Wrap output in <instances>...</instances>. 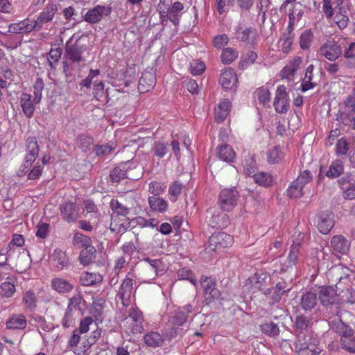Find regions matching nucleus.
I'll return each instance as SVG.
<instances>
[{
  "mask_svg": "<svg viewBox=\"0 0 355 355\" xmlns=\"http://www.w3.org/2000/svg\"><path fill=\"white\" fill-rule=\"evenodd\" d=\"M116 318L121 320V328L127 333L139 334L143 329V315L137 307L132 306L129 311L116 312Z\"/></svg>",
  "mask_w": 355,
  "mask_h": 355,
  "instance_id": "1",
  "label": "nucleus"
},
{
  "mask_svg": "<svg viewBox=\"0 0 355 355\" xmlns=\"http://www.w3.org/2000/svg\"><path fill=\"white\" fill-rule=\"evenodd\" d=\"M297 337L294 349L295 355H319L322 352V349L315 336L308 334L304 337L297 335Z\"/></svg>",
  "mask_w": 355,
  "mask_h": 355,
  "instance_id": "2",
  "label": "nucleus"
},
{
  "mask_svg": "<svg viewBox=\"0 0 355 355\" xmlns=\"http://www.w3.org/2000/svg\"><path fill=\"white\" fill-rule=\"evenodd\" d=\"M184 5L180 1L172 3V0H160L159 15L162 18H168L173 24H179Z\"/></svg>",
  "mask_w": 355,
  "mask_h": 355,
  "instance_id": "3",
  "label": "nucleus"
},
{
  "mask_svg": "<svg viewBox=\"0 0 355 355\" xmlns=\"http://www.w3.org/2000/svg\"><path fill=\"white\" fill-rule=\"evenodd\" d=\"M39 153V146L35 137H28L26 141V155L24 162L18 171V176L21 177L29 171L33 163L36 160Z\"/></svg>",
  "mask_w": 355,
  "mask_h": 355,
  "instance_id": "4",
  "label": "nucleus"
},
{
  "mask_svg": "<svg viewBox=\"0 0 355 355\" xmlns=\"http://www.w3.org/2000/svg\"><path fill=\"white\" fill-rule=\"evenodd\" d=\"M234 239L231 235L225 232H215L210 236L206 250L218 253L232 245Z\"/></svg>",
  "mask_w": 355,
  "mask_h": 355,
  "instance_id": "5",
  "label": "nucleus"
},
{
  "mask_svg": "<svg viewBox=\"0 0 355 355\" xmlns=\"http://www.w3.org/2000/svg\"><path fill=\"white\" fill-rule=\"evenodd\" d=\"M132 289V280L130 279H125L121 285L119 291L115 297L116 306L119 309L123 310L125 309L126 310L127 307L130 306Z\"/></svg>",
  "mask_w": 355,
  "mask_h": 355,
  "instance_id": "6",
  "label": "nucleus"
},
{
  "mask_svg": "<svg viewBox=\"0 0 355 355\" xmlns=\"http://www.w3.org/2000/svg\"><path fill=\"white\" fill-rule=\"evenodd\" d=\"M238 198L239 192L236 189H224L220 193L218 203L223 211H230L237 205Z\"/></svg>",
  "mask_w": 355,
  "mask_h": 355,
  "instance_id": "7",
  "label": "nucleus"
},
{
  "mask_svg": "<svg viewBox=\"0 0 355 355\" xmlns=\"http://www.w3.org/2000/svg\"><path fill=\"white\" fill-rule=\"evenodd\" d=\"M343 53L342 47L334 40H327L321 44L318 54L327 60L336 61Z\"/></svg>",
  "mask_w": 355,
  "mask_h": 355,
  "instance_id": "8",
  "label": "nucleus"
},
{
  "mask_svg": "<svg viewBox=\"0 0 355 355\" xmlns=\"http://www.w3.org/2000/svg\"><path fill=\"white\" fill-rule=\"evenodd\" d=\"M116 208V211L112 213V221L114 223L112 232L123 233L130 227V222L126 218L128 209L126 207H122L121 211H119V207Z\"/></svg>",
  "mask_w": 355,
  "mask_h": 355,
  "instance_id": "9",
  "label": "nucleus"
},
{
  "mask_svg": "<svg viewBox=\"0 0 355 355\" xmlns=\"http://www.w3.org/2000/svg\"><path fill=\"white\" fill-rule=\"evenodd\" d=\"M219 82L227 90H235L237 87L238 77L233 69L226 68L220 76Z\"/></svg>",
  "mask_w": 355,
  "mask_h": 355,
  "instance_id": "10",
  "label": "nucleus"
},
{
  "mask_svg": "<svg viewBox=\"0 0 355 355\" xmlns=\"http://www.w3.org/2000/svg\"><path fill=\"white\" fill-rule=\"evenodd\" d=\"M60 211L62 219L68 223L75 222L79 216V208L74 202H65L61 204Z\"/></svg>",
  "mask_w": 355,
  "mask_h": 355,
  "instance_id": "11",
  "label": "nucleus"
},
{
  "mask_svg": "<svg viewBox=\"0 0 355 355\" xmlns=\"http://www.w3.org/2000/svg\"><path fill=\"white\" fill-rule=\"evenodd\" d=\"M111 12V8L106 6H96L89 10L84 16V19L89 23H96L103 17L107 16Z\"/></svg>",
  "mask_w": 355,
  "mask_h": 355,
  "instance_id": "12",
  "label": "nucleus"
},
{
  "mask_svg": "<svg viewBox=\"0 0 355 355\" xmlns=\"http://www.w3.org/2000/svg\"><path fill=\"white\" fill-rule=\"evenodd\" d=\"M57 11L58 7L54 3H49L45 6L35 19L37 26H39L40 30L43 28L45 24H47L53 19Z\"/></svg>",
  "mask_w": 355,
  "mask_h": 355,
  "instance_id": "13",
  "label": "nucleus"
},
{
  "mask_svg": "<svg viewBox=\"0 0 355 355\" xmlns=\"http://www.w3.org/2000/svg\"><path fill=\"white\" fill-rule=\"evenodd\" d=\"M84 50V48L78 42L73 44H69L67 42L65 46L64 57L73 62H79L83 60L82 54Z\"/></svg>",
  "mask_w": 355,
  "mask_h": 355,
  "instance_id": "14",
  "label": "nucleus"
},
{
  "mask_svg": "<svg viewBox=\"0 0 355 355\" xmlns=\"http://www.w3.org/2000/svg\"><path fill=\"white\" fill-rule=\"evenodd\" d=\"M200 286L205 295L210 300L219 297L220 291L216 288V283L211 277L202 276L200 279Z\"/></svg>",
  "mask_w": 355,
  "mask_h": 355,
  "instance_id": "15",
  "label": "nucleus"
},
{
  "mask_svg": "<svg viewBox=\"0 0 355 355\" xmlns=\"http://www.w3.org/2000/svg\"><path fill=\"white\" fill-rule=\"evenodd\" d=\"M236 37L249 45H252L257 37V31L255 28L252 27H248L245 28H242L241 27H239L236 29Z\"/></svg>",
  "mask_w": 355,
  "mask_h": 355,
  "instance_id": "16",
  "label": "nucleus"
},
{
  "mask_svg": "<svg viewBox=\"0 0 355 355\" xmlns=\"http://www.w3.org/2000/svg\"><path fill=\"white\" fill-rule=\"evenodd\" d=\"M193 311V306L187 304L178 309L175 314L170 317L169 322L173 325L182 326L188 320L189 314Z\"/></svg>",
  "mask_w": 355,
  "mask_h": 355,
  "instance_id": "17",
  "label": "nucleus"
},
{
  "mask_svg": "<svg viewBox=\"0 0 355 355\" xmlns=\"http://www.w3.org/2000/svg\"><path fill=\"white\" fill-rule=\"evenodd\" d=\"M330 286H322L320 288L318 298L324 306L333 304L337 301L338 293Z\"/></svg>",
  "mask_w": 355,
  "mask_h": 355,
  "instance_id": "18",
  "label": "nucleus"
},
{
  "mask_svg": "<svg viewBox=\"0 0 355 355\" xmlns=\"http://www.w3.org/2000/svg\"><path fill=\"white\" fill-rule=\"evenodd\" d=\"M302 63V58L300 57H295L290 60L288 63L280 71V76L282 78H286L288 80H293V77L299 69Z\"/></svg>",
  "mask_w": 355,
  "mask_h": 355,
  "instance_id": "19",
  "label": "nucleus"
},
{
  "mask_svg": "<svg viewBox=\"0 0 355 355\" xmlns=\"http://www.w3.org/2000/svg\"><path fill=\"white\" fill-rule=\"evenodd\" d=\"M27 325L26 316L23 314H12L6 322L8 329L12 330H23Z\"/></svg>",
  "mask_w": 355,
  "mask_h": 355,
  "instance_id": "20",
  "label": "nucleus"
},
{
  "mask_svg": "<svg viewBox=\"0 0 355 355\" xmlns=\"http://www.w3.org/2000/svg\"><path fill=\"white\" fill-rule=\"evenodd\" d=\"M35 101L32 100V96L26 93L21 94L20 96V105L22 112L27 118L33 116L35 110Z\"/></svg>",
  "mask_w": 355,
  "mask_h": 355,
  "instance_id": "21",
  "label": "nucleus"
},
{
  "mask_svg": "<svg viewBox=\"0 0 355 355\" xmlns=\"http://www.w3.org/2000/svg\"><path fill=\"white\" fill-rule=\"evenodd\" d=\"M331 245L334 250L338 253L345 254L349 250V241L342 235H336L332 237Z\"/></svg>",
  "mask_w": 355,
  "mask_h": 355,
  "instance_id": "22",
  "label": "nucleus"
},
{
  "mask_svg": "<svg viewBox=\"0 0 355 355\" xmlns=\"http://www.w3.org/2000/svg\"><path fill=\"white\" fill-rule=\"evenodd\" d=\"M51 286L53 291L60 293H68L73 289L72 284L62 277H55L51 282Z\"/></svg>",
  "mask_w": 355,
  "mask_h": 355,
  "instance_id": "23",
  "label": "nucleus"
},
{
  "mask_svg": "<svg viewBox=\"0 0 355 355\" xmlns=\"http://www.w3.org/2000/svg\"><path fill=\"white\" fill-rule=\"evenodd\" d=\"M347 277L343 278L342 277H339V282L336 285L337 288V291L339 292L338 293V297H340L341 302H345L349 304H354L355 303V290L352 288H346L345 290L343 289L341 287L342 280L343 279H346Z\"/></svg>",
  "mask_w": 355,
  "mask_h": 355,
  "instance_id": "24",
  "label": "nucleus"
},
{
  "mask_svg": "<svg viewBox=\"0 0 355 355\" xmlns=\"http://www.w3.org/2000/svg\"><path fill=\"white\" fill-rule=\"evenodd\" d=\"M334 225V216L331 213H323L318 223V230L323 234H326Z\"/></svg>",
  "mask_w": 355,
  "mask_h": 355,
  "instance_id": "25",
  "label": "nucleus"
},
{
  "mask_svg": "<svg viewBox=\"0 0 355 355\" xmlns=\"http://www.w3.org/2000/svg\"><path fill=\"white\" fill-rule=\"evenodd\" d=\"M268 277L266 273H255L253 276L249 277L247 280V284L250 285L251 288L261 291L268 282Z\"/></svg>",
  "mask_w": 355,
  "mask_h": 355,
  "instance_id": "26",
  "label": "nucleus"
},
{
  "mask_svg": "<svg viewBox=\"0 0 355 355\" xmlns=\"http://www.w3.org/2000/svg\"><path fill=\"white\" fill-rule=\"evenodd\" d=\"M313 64L309 65L306 69L304 77L302 78L301 84V90L303 92L314 88L317 85L315 82L313 81Z\"/></svg>",
  "mask_w": 355,
  "mask_h": 355,
  "instance_id": "27",
  "label": "nucleus"
},
{
  "mask_svg": "<svg viewBox=\"0 0 355 355\" xmlns=\"http://www.w3.org/2000/svg\"><path fill=\"white\" fill-rule=\"evenodd\" d=\"M209 224L214 228H224L229 224L228 217L225 214L214 212L209 220Z\"/></svg>",
  "mask_w": 355,
  "mask_h": 355,
  "instance_id": "28",
  "label": "nucleus"
},
{
  "mask_svg": "<svg viewBox=\"0 0 355 355\" xmlns=\"http://www.w3.org/2000/svg\"><path fill=\"white\" fill-rule=\"evenodd\" d=\"M231 102L225 99L215 108V119L218 122L223 121L229 114L231 108Z\"/></svg>",
  "mask_w": 355,
  "mask_h": 355,
  "instance_id": "29",
  "label": "nucleus"
},
{
  "mask_svg": "<svg viewBox=\"0 0 355 355\" xmlns=\"http://www.w3.org/2000/svg\"><path fill=\"white\" fill-rule=\"evenodd\" d=\"M318 303L317 294L313 292H306L302 295L300 304L305 311L315 308Z\"/></svg>",
  "mask_w": 355,
  "mask_h": 355,
  "instance_id": "30",
  "label": "nucleus"
},
{
  "mask_svg": "<svg viewBox=\"0 0 355 355\" xmlns=\"http://www.w3.org/2000/svg\"><path fill=\"white\" fill-rule=\"evenodd\" d=\"M148 204L151 209L156 212L164 213L168 209L167 201L159 196H150Z\"/></svg>",
  "mask_w": 355,
  "mask_h": 355,
  "instance_id": "31",
  "label": "nucleus"
},
{
  "mask_svg": "<svg viewBox=\"0 0 355 355\" xmlns=\"http://www.w3.org/2000/svg\"><path fill=\"white\" fill-rule=\"evenodd\" d=\"M290 290L291 288L287 287L284 282H279L272 290L267 289L265 291L264 294L268 295L272 293V299L273 302H279L282 299L283 294L288 292Z\"/></svg>",
  "mask_w": 355,
  "mask_h": 355,
  "instance_id": "32",
  "label": "nucleus"
},
{
  "mask_svg": "<svg viewBox=\"0 0 355 355\" xmlns=\"http://www.w3.org/2000/svg\"><path fill=\"white\" fill-rule=\"evenodd\" d=\"M51 259L54 266L58 270L63 269L69 263V260L66 255V253L61 250H55L51 255Z\"/></svg>",
  "mask_w": 355,
  "mask_h": 355,
  "instance_id": "33",
  "label": "nucleus"
},
{
  "mask_svg": "<svg viewBox=\"0 0 355 355\" xmlns=\"http://www.w3.org/2000/svg\"><path fill=\"white\" fill-rule=\"evenodd\" d=\"M218 156L220 160L231 163L235 159V153L230 146L224 144L218 148Z\"/></svg>",
  "mask_w": 355,
  "mask_h": 355,
  "instance_id": "34",
  "label": "nucleus"
},
{
  "mask_svg": "<svg viewBox=\"0 0 355 355\" xmlns=\"http://www.w3.org/2000/svg\"><path fill=\"white\" fill-rule=\"evenodd\" d=\"M342 55L347 60V66L349 68H355V42L345 45Z\"/></svg>",
  "mask_w": 355,
  "mask_h": 355,
  "instance_id": "35",
  "label": "nucleus"
},
{
  "mask_svg": "<svg viewBox=\"0 0 355 355\" xmlns=\"http://www.w3.org/2000/svg\"><path fill=\"white\" fill-rule=\"evenodd\" d=\"M337 315H338V318H335L334 320H331L330 322H329V324H330V327L331 328V329L339 334V335L340 336V338L347 334H349L350 332H352V329L347 326V324H345L338 317V313L337 312L336 313Z\"/></svg>",
  "mask_w": 355,
  "mask_h": 355,
  "instance_id": "36",
  "label": "nucleus"
},
{
  "mask_svg": "<svg viewBox=\"0 0 355 355\" xmlns=\"http://www.w3.org/2000/svg\"><path fill=\"white\" fill-rule=\"evenodd\" d=\"M103 277L98 273L84 272L80 277V282L85 286H92L102 281Z\"/></svg>",
  "mask_w": 355,
  "mask_h": 355,
  "instance_id": "37",
  "label": "nucleus"
},
{
  "mask_svg": "<svg viewBox=\"0 0 355 355\" xmlns=\"http://www.w3.org/2000/svg\"><path fill=\"white\" fill-rule=\"evenodd\" d=\"M144 343L150 347H157L164 342L163 336L158 332L151 331L144 336Z\"/></svg>",
  "mask_w": 355,
  "mask_h": 355,
  "instance_id": "38",
  "label": "nucleus"
},
{
  "mask_svg": "<svg viewBox=\"0 0 355 355\" xmlns=\"http://www.w3.org/2000/svg\"><path fill=\"white\" fill-rule=\"evenodd\" d=\"M96 248L94 246H89L83 250L79 255V260L82 265L88 266L95 259Z\"/></svg>",
  "mask_w": 355,
  "mask_h": 355,
  "instance_id": "39",
  "label": "nucleus"
},
{
  "mask_svg": "<svg viewBox=\"0 0 355 355\" xmlns=\"http://www.w3.org/2000/svg\"><path fill=\"white\" fill-rule=\"evenodd\" d=\"M155 84V77L153 73L146 72L142 74L139 83V89L148 91Z\"/></svg>",
  "mask_w": 355,
  "mask_h": 355,
  "instance_id": "40",
  "label": "nucleus"
},
{
  "mask_svg": "<svg viewBox=\"0 0 355 355\" xmlns=\"http://www.w3.org/2000/svg\"><path fill=\"white\" fill-rule=\"evenodd\" d=\"M343 162L340 159H336L330 164L329 170L326 173V175L328 178H334L343 174Z\"/></svg>",
  "mask_w": 355,
  "mask_h": 355,
  "instance_id": "41",
  "label": "nucleus"
},
{
  "mask_svg": "<svg viewBox=\"0 0 355 355\" xmlns=\"http://www.w3.org/2000/svg\"><path fill=\"white\" fill-rule=\"evenodd\" d=\"M340 344L343 349L350 353H355V336L353 331L340 338Z\"/></svg>",
  "mask_w": 355,
  "mask_h": 355,
  "instance_id": "42",
  "label": "nucleus"
},
{
  "mask_svg": "<svg viewBox=\"0 0 355 355\" xmlns=\"http://www.w3.org/2000/svg\"><path fill=\"white\" fill-rule=\"evenodd\" d=\"M350 149V141L345 137L338 139L335 146V154L337 156L346 155Z\"/></svg>",
  "mask_w": 355,
  "mask_h": 355,
  "instance_id": "43",
  "label": "nucleus"
},
{
  "mask_svg": "<svg viewBox=\"0 0 355 355\" xmlns=\"http://www.w3.org/2000/svg\"><path fill=\"white\" fill-rule=\"evenodd\" d=\"M144 261L147 263L150 267V269L153 270L155 276L162 275L166 270L165 266L159 259L146 258L144 259Z\"/></svg>",
  "mask_w": 355,
  "mask_h": 355,
  "instance_id": "44",
  "label": "nucleus"
},
{
  "mask_svg": "<svg viewBox=\"0 0 355 355\" xmlns=\"http://www.w3.org/2000/svg\"><path fill=\"white\" fill-rule=\"evenodd\" d=\"M300 243L299 242H294L291 248L287 257L286 263L287 268L293 267L297 263L298 255L300 253Z\"/></svg>",
  "mask_w": 355,
  "mask_h": 355,
  "instance_id": "45",
  "label": "nucleus"
},
{
  "mask_svg": "<svg viewBox=\"0 0 355 355\" xmlns=\"http://www.w3.org/2000/svg\"><path fill=\"white\" fill-rule=\"evenodd\" d=\"M349 17L347 9L340 7L334 17V21L340 29L346 28L349 23Z\"/></svg>",
  "mask_w": 355,
  "mask_h": 355,
  "instance_id": "46",
  "label": "nucleus"
},
{
  "mask_svg": "<svg viewBox=\"0 0 355 355\" xmlns=\"http://www.w3.org/2000/svg\"><path fill=\"white\" fill-rule=\"evenodd\" d=\"M238 51L233 48H225L223 49L220 58L221 61L224 64H230L234 62L238 57Z\"/></svg>",
  "mask_w": 355,
  "mask_h": 355,
  "instance_id": "47",
  "label": "nucleus"
},
{
  "mask_svg": "<svg viewBox=\"0 0 355 355\" xmlns=\"http://www.w3.org/2000/svg\"><path fill=\"white\" fill-rule=\"evenodd\" d=\"M253 179L256 183L263 187H269L272 182V178L270 174L260 172L253 175Z\"/></svg>",
  "mask_w": 355,
  "mask_h": 355,
  "instance_id": "48",
  "label": "nucleus"
},
{
  "mask_svg": "<svg viewBox=\"0 0 355 355\" xmlns=\"http://www.w3.org/2000/svg\"><path fill=\"white\" fill-rule=\"evenodd\" d=\"M183 185L178 181L173 182L169 187L168 196L171 202H175L177 201L178 197L181 194Z\"/></svg>",
  "mask_w": 355,
  "mask_h": 355,
  "instance_id": "49",
  "label": "nucleus"
},
{
  "mask_svg": "<svg viewBox=\"0 0 355 355\" xmlns=\"http://www.w3.org/2000/svg\"><path fill=\"white\" fill-rule=\"evenodd\" d=\"M303 185L295 184V180L293 181L287 189V195L290 198H299L303 196L304 192L303 191Z\"/></svg>",
  "mask_w": 355,
  "mask_h": 355,
  "instance_id": "50",
  "label": "nucleus"
},
{
  "mask_svg": "<svg viewBox=\"0 0 355 355\" xmlns=\"http://www.w3.org/2000/svg\"><path fill=\"white\" fill-rule=\"evenodd\" d=\"M284 157V153L279 147L275 146L268 153V161L270 164L278 163Z\"/></svg>",
  "mask_w": 355,
  "mask_h": 355,
  "instance_id": "51",
  "label": "nucleus"
},
{
  "mask_svg": "<svg viewBox=\"0 0 355 355\" xmlns=\"http://www.w3.org/2000/svg\"><path fill=\"white\" fill-rule=\"evenodd\" d=\"M73 240V244L78 248L92 246L90 238L80 233H76Z\"/></svg>",
  "mask_w": 355,
  "mask_h": 355,
  "instance_id": "52",
  "label": "nucleus"
},
{
  "mask_svg": "<svg viewBox=\"0 0 355 355\" xmlns=\"http://www.w3.org/2000/svg\"><path fill=\"white\" fill-rule=\"evenodd\" d=\"M322 12L327 19H330L334 15V0H322Z\"/></svg>",
  "mask_w": 355,
  "mask_h": 355,
  "instance_id": "53",
  "label": "nucleus"
},
{
  "mask_svg": "<svg viewBox=\"0 0 355 355\" xmlns=\"http://www.w3.org/2000/svg\"><path fill=\"white\" fill-rule=\"evenodd\" d=\"M129 162L122 164L112 170V182H119L120 180L128 178L125 166Z\"/></svg>",
  "mask_w": 355,
  "mask_h": 355,
  "instance_id": "54",
  "label": "nucleus"
},
{
  "mask_svg": "<svg viewBox=\"0 0 355 355\" xmlns=\"http://www.w3.org/2000/svg\"><path fill=\"white\" fill-rule=\"evenodd\" d=\"M309 321L307 318L303 315H298L296 317L295 322V331L298 333L297 335L301 336V334H303L304 331L306 330ZM302 337H303L302 336Z\"/></svg>",
  "mask_w": 355,
  "mask_h": 355,
  "instance_id": "55",
  "label": "nucleus"
},
{
  "mask_svg": "<svg viewBox=\"0 0 355 355\" xmlns=\"http://www.w3.org/2000/svg\"><path fill=\"white\" fill-rule=\"evenodd\" d=\"M178 277L179 279L188 280L193 285L196 286V279L193 277L192 271L188 268H182L178 272Z\"/></svg>",
  "mask_w": 355,
  "mask_h": 355,
  "instance_id": "56",
  "label": "nucleus"
},
{
  "mask_svg": "<svg viewBox=\"0 0 355 355\" xmlns=\"http://www.w3.org/2000/svg\"><path fill=\"white\" fill-rule=\"evenodd\" d=\"M257 58V54L254 51H249L241 58L239 62V67L245 69L248 65L253 64Z\"/></svg>",
  "mask_w": 355,
  "mask_h": 355,
  "instance_id": "57",
  "label": "nucleus"
},
{
  "mask_svg": "<svg viewBox=\"0 0 355 355\" xmlns=\"http://www.w3.org/2000/svg\"><path fill=\"white\" fill-rule=\"evenodd\" d=\"M44 83L42 78H37L33 85L34 101L35 103L40 102L42 97V91L44 89Z\"/></svg>",
  "mask_w": 355,
  "mask_h": 355,
  "instance_id": "58",
  "label": "nucleus"
},
{
  "mask_svg": "<svg viewBox=\"0 0 355 355\" xmlns=\"http://www.w3.org/2000/svg\"><path fill=\"white\" fill-rule=\"evenodd\" d=\"M152 151L155 155L159 158H162L168 152L167 144L159 141L155 142Z\"/></svg>",
  "mask_w": 355,
  "mask_h": 355,
  "instance_id": "59",
  "label": "nucleus"
},
{
  "mask_svg": "<svg viewBox=\"0 0 355 355\" xmlns=\"http://www.w3.org/2000/svg\"><path fill=\"white\" fill-rule=\"evenodd\" d=\"M92 144L93 139L90 137L85 135L80 136L77 142L78 148H80L84 152H87V150H90Z\"/></svg>",
  "mask_w": 355,
  "mask_h": 355,
  "instance_id": "60",
  "label": "nucleus"
},
{
  "mask_svg": "<svg viewBox=\"0 0 355 355\" xmlns=\"http://www.w3.org/2000/svg\"><path fill=\"white\" fill-rule=\"evenodd\" d=\"M313 35L311 31L306 30L304 31L300 36V47L302 49H308L311 45L312 42Z\"/></svg>",
  "mask_w": 355,
  "mask_h": 355,
  "instance_id": "61",
  "label": "nucleus"
},
{
  "mask_svg": "<svg viewBox=\"0 0 355 355\" xmlns=\"http://www.w3.org/2000/svg\"><path fill=\"white\" fill-rule=\"evenodd\" d=\"M262 331L270 336H275L279 334V329L277 325L274 322H268L261 326Z\"/></svg>",
  "mask_w": 355,
  "mask_h": 355,
  "instance_id": "62",
  "label": "nucleus"
},
{
  "mask_svg": "<svg viewBox=\"0 0 355 355\" xmlns=\"http://www.w3.org/2000/svg\"><path fill=\"white\" fill-rule=\"evenodd\" d=\"M62 51L61 48L56 47L51 49L49 53L48 62L52 68L54 64L57 63L62 55Z\"/></svg>",
  "mask_w": 355,
  "mask_h": 355,
  "instance_id": "63",
  "label": "nucleus"
},
{
  "mask_svg": "<svg viewBox=\"0 0 355 355\" xmlns=\"http://www.w3.org/2000/svg\"><path fill=\"white\" fill-rule=\"evenodd\" d=\"M255 94L259 101L263 105H265L270 99V93L269 90L265 87L258 88L255 92Z\"/></svg>",
  "mask_w": 355,
  "mask_h": 355,
  "instance_id": "64",
  "label": "nucleus"
}]
</instances>
